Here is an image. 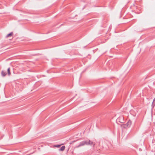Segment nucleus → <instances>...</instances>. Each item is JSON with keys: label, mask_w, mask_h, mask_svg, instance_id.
I'll list each match as a JSON object with an SVG mask.
<instances>
[{"label": "nucleus", "mask_w": 155, "mask_h": 155, "mask_svg": "<svg viewBox=\"0 0 155 155\" xmlns=\"http://www.w3.org/2000/svg\"><path fill=\"white\" fill-rule=\"evenodd\" d=\"M155 101V98H154V100H153V101Z\"/></svg>", "instance_id": "obj_10"}, {"label": "nucleus", "mask_w": 155, "mask_h": 155, "mask_svg": "<svg viewBox=\"0 0 155 155\" xmlns=\"http://www.w3.org/2000/svg\"><path fill=\"white\" fill-rule=\"evenodd\" d=\"M7 73L6 71L4 70H2L1 72V74L2 77H5Z\"/></svg>", "instance_id": "obj_5"}, {"label": "nucleus", "mask_w": 155, "mask_h": 155, "mask_svg": "<svg viewBox=\"0 0 155 155\" xmlns=\"http://www.w3.org/2000/svg\"><path fill=\"white\" fill-rule=\"evenodd\" d=\"M131 123V121L130 120H129L126 124L124 125V127L125 128L127 127H129L130 126Z\"/></svg>", "instance_id": "obj_2"}, {"label": "nucleus", "mask_w": 155, "mask_h": 155, "mask_svg": "<svg viewBox=\"0 0 155 155\" xmlns=\"http://www.w3.org/2000/svg\"><path fill=\"white\" fill-rule=\"evenodd\" d=\"M86 140L83 141L81 142H80L79 144L76 147L77 148H78L80 147L83 146L85 144L87 145Z\"/></svg>", "instance_id": "obj_3"}, {"label": "nucleus", "mask_w": 155, "mask_h": 155, "mask_svg": "<svg viewBox=\"0 0 155 155\" xmlns=\"http://www.w3.org/2000/svg\"><path fill=\"white\" fill-rule=\"evenodd\" d=\"M10 71V68H9L7 69V72H8V76H10L11 74V73Z\"/></svg>", "instance_id": "obj_8"}, {"label": "nucleus", "mask_w": 155, "mask_h": 155, "mask_svg": "<svg viewBox=\"0 0 155 155\" xmlns=\"http://www.w3.org/2000/svg\"><path fill=\"white\" fill-rule=\"evenodd\" d=\"M61 145H56L55 146L57 147H59L61 146Z\"/></svg>", "instance_id": "obj_9"}, {"label": "nucleus", "mask_w": 155, "mask_h": 155, "mask_svg": "<svg viewBox=\"0 0 155 155\" xmlns=\"http://www.w3.org/2000/svg\"><path fill=\"white\" fill-rule=\"evenodd\" d=\"M86 142H86L87 145H92L93 144V142L90 140H87Z\"/></svg>", "instance_id": "obj_4"}, {"label": "nucleus", "mask_w": 155, "mask_h": 155, "mask_svg": "<svg viewBox=\"0 0 155 155\" xmlns=\"http://www.w3.org/2000/svg\"><path fill=\"white\" fill-rule=\"evenodd\" d=\"M116 121L118 124H119V122L122 123H124V120L123 116H120L116 120Z\"/></svg>", "instance_id": "obj_1"}, {"label": "nucleus", "mask_w": 155, "mask_h": 155, "mask_svg": "<svg viewBox=\"0 0 155 155\" xmlns=\"http://www.w3.org/2000/svg\"><path fill=\"white\" fill-rule=\"evenodd\" d=\"M13 35V32H11L10 33L8 34L6 36V38H7L8 37H12Z\"/></svg>", "instance_id": "obj_6"}, {"label": "nucleus", "mask_w": 155, "mask_h": 155, "mask_svg": "<svg viewBox=\"0 0 155 155\" xmlns=\"http://www.w3.org/2000/svg\"><path fill=\"white\" fill-rule=\"evenodd\" d=\"M140 0H139L138 1H140ZM136 1H137V0H136Z\"/></svg>", "instance_id": "obj_11"}, {"label": "nucleus", "mask_w": 155, "mask_h": 155, "mask_svg": "<svg viewBox=\"0 0 155 155\" xmlns=\"http://www.w3.org/2000/svg\"><path fill=\"white\" fill-rule=\"evenodd\" d=\"M65 148V146H62L60 149H59V151H64Z\"/></svg>", "instance_id": "obj_7"}, {"label": "nucleus", "mask_w": 155, "mask_h": 155, "mask_svg": "<svg viewBox=\"0 0 155 155\" xmlns=\"http://www.w3.org/2000/svg\"><path fill=\"white\" fill-rule=\"evenodd\" d=\"M94 145H95V144H93V146H94Z\"/></svg>", "instance_id": "obj_12"}]
</instances>
